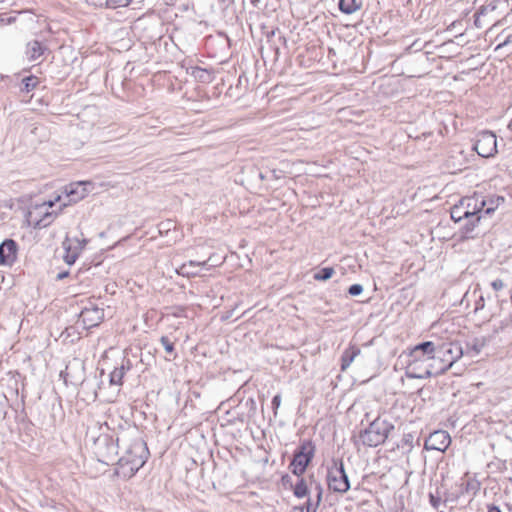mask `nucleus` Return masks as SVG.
<instances>
[{
  "label": "nucleus",
  "mask_w": 512,
  "mask_h": 512,
  "mask_svg": "<svg viewBox=\"0 0 512 512\" xmlns=\"http://www.w3.org/2000/svg\"><path fill=\"white\" fill-rule=\"evenodd\" d=\"M484 206L483 196L475 193L471 196L462 197L451 207V219L454 222L464 221L460 228L458 243L479 237L478 228L482 220L481 211Z\"/></svg>",
  "instance_id": "1"
},
{
  "label": "nucleus",
  "mask_w": 512,
  "mask_h": 512,
  "mask_svg": "<svg viewBox=\"0 0 512 512\" xmlns=\"http://www.w3.org/2000/svg\"><path fill=\"white\" fill-rule=\"evenodd\" d=\"M400 359L408 378L425 379L436 373V346L432 341L407 348L401 353Z\"/></svg>",
  "instance_id": "2"
},
{
  "label": "nucleus",
  "mask_w": 512,
  "mask_h": 512,
  "mask_svg": "<svg viewBox=\"0 0 512 512\" xmlns=\"http://www.w3.org/2000/svg\"><path fill=\"white\" fill-rule=\"evenodd\" d=\"M147 459L146 449L140 444L131 445L125 454L119 459L115 474L118 477L129 479L143 467Z\"/></svg>",
  "instance_id": "3"
},
{
  "label": "nucleus",
  "mask_w": 512,
  "mask_h": 512,
  "mask_svg": "<svg viewBox=\"0 0 512 512\" xmlns=\"http://www.w3.org/2000/svg\"><path fill=\"white\" fill-rule=\"evenodd\" d=\"M61 199V196H57L54 201H44L31 206L26 216L28 225L34 228H44L50 225L55 216L62 210V207L67 205V203H62L58 209H53Z\"/></svg>",
  "instance_id": "4"
},
{
  "label": "nucleus",
  "mask_w": 512,
  "mask_h": 512,
  "mask_svg": "<svg viewBox=\"0 0 512 512\" xmlns=\"http://www.w3.org/2000/svg\"><path fill=\"white\" fill-rule=\"evenodd\" d=\"M392 429L393 426L388 421L376 418L359 433L356 443L364 447H377L386 441Z\"/></svg>",
  "instance_id": "5"
},
{
  "label": "nucleus",
  "mask_w": 512,
  "mask_h": 512,
  "mask_svg": "<svg viewBox=\"0 0 512 512\" xmlns=\"http://www.w3.org/2000/svg\"><path fill=\"white\" fill-rule=\"evenodd\" d=\"M316 452V446L312 440L302 441L294 451L289 464V470L294 476H302L311 464Z\"/></svg>",
  "instance_id": "6"
},
{
  "label": "nucleus",
  "mask_w": 512,
  "mask_h": 512,
  "mask_svg": "<svg viewBox=\"0 0 512 512\" xmlns=\"http://www.w3.org/2000/svg\"><path fill=\"white\" fill-rule=\"evenodd\" d=\"M463 352L458 343L447 342L436 347V374L444 373L461 358Z\"/></svg>",
  "instance_id": "7"
},
{
  "label": "nucleus",
  "mask_w": 512,
  "mask_h": 512,
  "mask_svg": "<svg viewBox=\"0 0 512 512\" xmlns=\"http://www.w3.org/2000/svg\"><path fill=\"white\" fill-rule=\"evenodd\" d=\"M327 484L330 490L337 493L343 494L349 490L350 484L342 460L334 461L328 469Z\"/></svg>",
  "instance_id": "8"
},
{
  "label": "nucleus",
  "mask_w": 512,
  "mask_h": 512,
  "mask_svg": "<svg viewBox=\"0 0 512 512\" xmlns=\"http://www.w3.org/2000/svg\"><path fill=\"white\" fill-rule=\"evenodd\" d=\"M280 487L284 491H291L298 499H303L309 496V487L307 480L304 476H294L285 473L281 476Z\"/></svg>",
  "instance_id": "9"
},
{
  "label": "nucleus",
  "mask_w": 512,
  "mask_h": 512,
  "mask_svg": "<svg viewBox=\"0 0 512 512\" xmlns=\"http://www.w3.org/2000/svg\"><path fill=\"white\" fill-rule=\"evenodd\" d=\"M118 443L111 436H100L96 441V455L98 460L104 464H109L118 456Z\"/></svg>",
  "instance_id": "10"
},
{
  "label": "nucleus",
  "mask_w": 512,
  "mask_h": 512,
  "mask_svg": "<svg viewBox=\"0 0 512 512\" xmlns=\"http://www.w3.org/2000/svg\"><path fill=\"white\" fill-rule=\"evenodd\" d=\"M474 150L481 157H491L497 152V139L495 134L489 131L481 132L477 136Z\"/></svg>",
  "instance_id": "11"
},
{
  "label": "nucleus",
  "mask_w": 512,
  "mask_h": 512,
  "mask_svg": "<svg viewBox=\"0 0 512 512\" xmlns=\"http://www.w3.org/2000/svg\"><path fill=\"white\" fill-rule=\"evenodd\" d=\"M451 444V437L447 431L437 430L429 435L424 447L426 450L446 451Z\"/></svg>",
  "instance_id": "12"
},
{
  "label": "nucleus",
  "mask_w": 512,
  "mask_h": 512,
  "mask_svg": "<svg viewBox=\"0 0 512 512\" xmlns=\"http://www.w3.org/2000/svg\"><path fill=\"white\" fill-rule=\"evenodd\" d=\"M18 257V245L12 239L4 240L0 245V265L11 267Z\"/></svg>",
  "instance_id": "13"
},
{
  "label": "nucleus",
  "mask_w": 512,
  "mask_h": 512,
  "mask_svg": "<svg viewBox=\"0 0 512 512\" xmlns=\"http://www.w3.org/2000/svg\"><path fill=\"white\" fill-rule=\"evenodd\" d=\"M90 182H78L71 184L66 189V197L69 198V202H77L87 196L88 190L86 185Z\"/></svg>",
  "instance_id": "14"
},
{
  "label": "nucleus",
  "mask_w": 512,
  "mask_h": 512,
  "mask_svg": "<svg viewBox=\"0 0 512 512\" xmlns=\"http://www.w3.org/2000/svg\"><path fill=\"white\" fill-rule=\"evenodd\" d=\"M64 248H65V254L63 256L64 261L67 264L72 265L73 263H75V261L79 257L80 252L82 250V246L78 242L73 243L71 240L67 239L64 242Z\"/></svg>",
  "instance_id": "15"
},
{
  "label": "nucleus",
  "mask_w": 512,
  "mask_h": 512,
  "mask_svg": "<svg viewBox=\"0 0 512 512\" xmlns=\"http://www.w3.org/2000/svg\"><path fill=\"white\" fill-rule=\"evenodd\" d=\"M360 353L361 350L356 344H350L341 356V371H346Z\"/></svg>",
  "instance_id": "16"
},
{
  "label": "nucleus",
  "mask_w": 512,
  "mask_h": 512,
  "mask_svg": "<svg viewBox=\"0 0 512 512\" xmlns=\"http://www.w3.org/2000/svg\"><path fill=\"white\" fill-rule=\"evenodd\" d=\"M46 47L43 46L39 41L33 40L27 44L26 54L30 61H35L44 55Z\"/></svg>",
  "instance_id": "17"
},
{
  "label": "nucleus",
  "mask_w": 512,
  "mask_h": 512,
  "mask_svg": "<svg viewBox=\"0 0 512 512\" xmlns=\"http://www.w3.org/2000/svg\"><path fill=\"white\" fill-rule=\"evenodd\" d=\"M483 202L485 206L481 211L482 217L493 213L504 202V198L499 196L483 197Z\"/></svg>",
  "instance_id": "18"
},
{
  "label": "nucleus",
  "mask_w": 512,
  "mask_h": 512,
  "mask_svg": "<svg viewBox=\"0 0 512 512\" xmlns=\"http://www.w3.org/2000/svg\"><path fill=\"white\" fill-rule=\"evenodd\" d=\"M100 311L98 309H84L81 312V318L84 324L96 326L100 320Z\"/></svg>",
  "instance_id": "19"
},
{
  "label": "nucleus",
  "mask_w": 512,
  "mask_h": 512,
  "mask_svg": "<svg viewBox=\"0 0 512 512\" xmlns=\"http://www.w3.org/2000/svg\"><path fill=\"white\" fill-rule=\"evenodd\" d=\"M360 8L356 0H340L339 9L345 14H352Z\"/></svg>",
  "instance_id": "20"
},
{
  "label": "nucleus",
  "mask_w": 512,
  "mask_h": 512,
  "mask_svg": "<svg viewBox=\"0 0 512 512\" xmlns=\"http://www.w3.org/2000/svg\"><path fill=\"white\" fill-rule=\"evenodd\" d=\"M321 501V491L318 494V500L316 506H313L310 499H307L306 503L301 506H294L289 512H316V507Z\"/></svg>",
  "instance_id": "21"
},
{
  "label": "nucleus",
  "mask_w": 512,
  "mask_h": 512,
  "mask_svg": "<svg viewBox=\"0 0 512 512\" xmlns=\"http://www.w3.org/2000/svg\"><path fill=\"white\" fill-rule=\"evenodd\" d=\"M22 82H23L22 91H25L27 93L34 90L40 83L38 77H36L34 75L25 77Z\"/></svg>",
  "instance_id": "22"
},
{
  "label": "nucleus",
  "mask_w": 512,
  "mask_h": 512,
  "mask_svg": "<svg viewBox=\"0 0 512 512\" xmlns=\"http://www.w3.org/2000/svg\"><path fill=\"white\" fill-rule=\"evenodd\" d=\"M335 273L334 268L332 267H325L319 270L317 273L314 274L313 278L316 281H326L330 279Z\"/></svg>",
  "instance_id": "23"
},
{
  "label": "nucleus",
  "mask_w": 512,
  "mask_h": 512,
  "mask_svg": "<svg viewBox=\"0 0 512 512\" xmlns=\"http://www.w3.org/2000/svg\"><path fill=\"white\" fill-rule=\"evenodd\" d=\"M123 378H124V369L121 368H115L111 374H110V383L112 385H122L123 384Z\"/></svg>",
  "instance_id": "24"
},
{
  "label": "nucleus",
  "mask_w": 512,
  "mask_h": 512,
  "mask_svg": "<svg viewBox=\"0 0 512 512\" xmlns=\"http://www.w3.org/2000/svg\"><path fill=\"white\" fill-rule=\"evenodd\" d=\"M160 342L167 353H172L174 351V344L167 336H162Z\"/></svg>",
  "instance_id": "25"
},
{
  "label": "nucleus",
  "mask_w": 512,
  "mask_h": 512,
  "mask_svg": "<svg viewBox=\"0 0 512 512\" xmlns=\"http://www.w3.org/2000/svg\"><path fill=\"white\" fill-rule=\"evenodd\" d=\"M362 291H363V287L360 284H353L349 287V290H348L349 294L352 296L359 295L362 293Z\"/></svg>",
  "instance_id": "26"
},
{
  "label": "nucleus",
  "mask_w": 512,
  "mask_h": 512,
  "mask_svg": "<svg viewBox=\"0 0 512 512\" xmlns=\"http://www.w3.org/2000/svg\"><path fill=\"white\" fill-rule=\"evenodd\" d=\"M107 4L113 8L125 6L128 4V0H106Z\"/></svg>",
  "instance_id": "27"
},
{
  "label": "nucleus",
  "mask_w": 512,
  "mask_h": 512,
  "mask_svg": "<svg viewBox=\"0 0 512 512\" xmlns=\"http://www.w3.org/2000/svg\"><path fill=\"white\" fill-rule=\"evenodd\" d=\"M205 265H206V261H204V262L189 261L188 263L183 264L181 269L184 271L187 267H196V266H205Z\"/></svg>",
  "instance_id": "28"
},
{
  "label": "nucleus",
  "mask_w": 512,
  "mask_h": 512,
  "mask_svg": "<svg viewBox=\"0 0 512 512\" xmlns=\"http://www.w3.org/2000/svg\"><path fill=\"white\" fill-rule=\"evenodd\" d=\"M491 286L495 291H499L503 289L504 282L501 279H496L491 283Z\"/></svg>",
  "instance_id": "29"
},
{
  "label": "nucleus",
  "mask_w": 512,
  "mask_h": 512,
  "mask_svg": "<svg viewBox=\"0 0 512 512\" xmlns=\"http://www.w3.org/2000/svg\"><path fill=\"white\" fill-rule=\"evenodd\" d=\"M281 403V397L280 395H276L272 399V405L274 409H278Z\"/></svg>",
  "instance_id": "30"
},
{
  "label": "nucleus",
  "mask_w": 512,
  "mask_h": 512,
  "mask_svg": "<svg viewBox=\"0 0 512 512\" xmlns=\"http://www.w3.org/2000/svg\"><path fill=\"white\" fill-rule=\"evenodd\" d=\"M488 512H502L497 506H490Z\"/></svg>",
  "instance_id": "31"
},
{
  "label": "nucleus",
  "mask_w": 512,
  "mask_h": 512,
  "mask_svg": "<svg viewBox=\"0 0 512 512\" xmlns=\"http://www.w3.org/2000/svg\"><path fill=\"white\" fill-rule=\"evenodd\" d=\"M186 274H187V276H190V275L194 276L195 275L194 273H189V272H187Z\"/></svg>",
  "instance_id": "32"
},
{
  "label": "nucleus",
  "mask_w": 512,
  "mask_h": 512,
  "mask_svg": "<svg viewBox=\"0 0 512 512\" xmlns=\"http://www.w3.org/2000/svg\"><path fill=\"white\" fill-rule=\"evenodd\" d=\"M504 44H498L497 49L501 48Z\"/></svg>",
  "instance_id": "33"
}]
</instances>
